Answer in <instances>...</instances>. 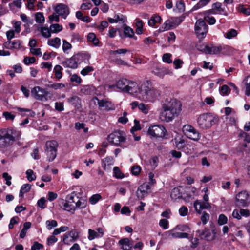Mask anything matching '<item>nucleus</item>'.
Wrapping results in <instances>:
<instances>
[{"label":"nucleus","mask_w":250,"mask_h":250,"mask_svg":"<svg viewBox=\"0 0 250 250\" xmlns=\"http://www.w3.org/2000/svg\"><path fill=\"white\" fill-rule=\"evenodd\" d=\"M94 71V68L92 66H87L86 67L83 68L81 71V74L83 76L87 75L90 72Z\"/></svg>","instance_id":"nucleus-56"},{"label":"nucleus","mask_w":250,"mask_h":250,"mask_svg":"<svg viewBox=\"0 0 250 250\" xmlns=\"http://www.w3.org/2000/svg\"><path fill=\"white\" fill-rule=\"evenodd\" d=\"M141 89L138 99L146 103L154 102L161 94L160 91L153 86L150 80H146L142 83Z\"/></svg>","instance_id":"nucleus-2"},{"label":"nucleus","mask_w":250,"mask_h":250,"mask_svg":"<svg viewBox=\"0 0 250 250\" xmlns=\"http://www.w3.org/2000/svg\"><path fill=\"white\" fill-rule=\"evenodd\" d=\"M48 87L55 90H58L64 88L65 85L62 83H55L49 85Z\"/></svg>","instance_id":"nucleus-59"},{"label":"nucleus","mask_w":250,"mask_h":250,"mask_svg":"<svg viewBox=\"0 0 250 250\" xmlns=\"http://www.w3.org/2000/svg\"><path fill=\"white\" fill-rule=\"evenodd\" d=\"M114 163V159L112 157H107L105 158L102 162V167L105 169L106 165H112Z\"/></svg>","instance_id":"nucleus-42"},{"label":"nucleus","mask_w":250,"mask_h":250,"mask_svg":"<svg viewBox=\"0 0 250 250\" xmlns=\"http://www.w3.org/2000/svg\"><path fill=\"white\" fill-rule=\"evenodd\" d=\"M94 99L97 101L99 108L101 109H103L104 110L108 112L113 111L116 108L115 104L106 99L100 100L97 97H94Z\"/></svg>","instance_id":"nucleus-15"},{"label":"nucleus","mask_w":250,"mask_h":250,"mask_svg":"<svg viewBox=\"0 0 250 250\" xmlns=\"http://www.w3.org/2000/svg\"><path fill=\"white\" fill-rule=\"evenodd\" d=\"M14 142L9 134L5 131L3 135L0 136V146L1 147H6L10 146Z\"/></svg>","instance_id":"nucleus-21"},{"label":"nucleus","mask_w":250,"mask_h":250,"mask_svg":"<svg viewBox=\"0 0 250 250\" xmlns=\"http://www.w3.org/2000/svg\"><path fill=\"white\" fill-rule=\"evenodd\" d=\"M193 206L196 212L201 213V210L205 209H210V204L209 202H204L202 203L198 200H196L193 203Z\"/></svg>","instance_id":"nucleus-22"},{"label":"nucleus","mask_w":250,"mask_h":250,"mask_svg":"<svg viewBox=\"0 0 250 250\" xmlns=\"http://www.w3.org/2000/svg\"><path fill=\"white\" fill-rule=\"evenodd\" d=\"M90 58L91 55L88 53H79L66 59L62 64L64 67L75 69L77 67L78 64L81 63L82 61L86 63H89Z\"/></svg>","instance_id":"nucleus-4"},{"label":"nucleus","mask_w":250,"mask_h":250,"mask_svg":"<svg viewBox=\"0 0 250 250\" xmlns=\"http://www.w3.org/2000/svg\"><path fill=\"white\" fill-rule=\"evenodd\" d=\"M198 49L206 54L210 55L217 54L222 51V46L220 45L216 46L213 44H208L201 46Z\"/></svg>","instance_id":"nucleus-14"},{"label":"nucleus","mask_w":250,"mask_h":250,"mask_svg":"<svg viewBox=\"0 0 250 250\" xmlns=\"http://www.w3.org/2000/svg\"><path fill=\"white\" fill-rule=\"evenodd\" d=\"M86 203L85 201L79 199L78 197L75 198L74 194L68 195L63 204V209L69 212L74 213L75 210L79 208H83L86 207Z\"/></svg>","instance_id":"nucleus-3"},{"label":"nucleus","mask_w":250,"mask_h":250,"mask_svg":"<svg viewBox=\"0 0 250 250\" xmlns=\"http://www.w3.org/2000/svg\"><path fill=\"white\" fill-rule=\"evenodd\" d=\"M114 18H115V20L117 22H121V23H125L127 19L126 17L120 13L117 14H115L114 15Z\"/></svg>","instance_id":"nucleus-47"},{"label":"nucleus","mask_w":250,"mask_h":250,"mask_svg":"<svg viewBox=\"0 0 250 250\" xmlns=\"http://www.w3.org/2000/svg\"><path fill=\"white\" fill-rule=\"evenodd\" d=\"M215 118L210 114L204 113L200 115L197 118V123L200 128L207 129L215 124Z\"/></svg>","instance_id":"nucleus-7"},{"label":"nucleus","mask_w":250,"mask_h":250,"mask_svg":"<svg viewBox=\"0 0 250 250\" xmlns=\"http://www.w3.org/2000/svg\"><path fill=\"white\" fill-rule=\"evenodd\" d=\"M194 144L188 143L186 145L185 147L183 148V151L188 154H192L193 153L194 150L193 148Z\"/></svg>","instance_id":"nucleus-43"},{"label":"nucleus","mask_w":250,"mask_h":250,"mask_svg":"<svg viewBox=\"0 0 250 250\" xmlns=\"http://www.w3.org/2000/svg\"><path fill=\"white\" fill-rule=\"evenodd\" d=\"M119 243L122 246V248L124 250H129L132 249V241H131L127 238L120 240Z\"/></svg>","instance_id":"nucleus-27"},{"label":"nucleus","mask_w":250,"mask_h":250,"mask_svg":"<svg viewBox=\"0 0 250 250\" xmlns=\"http://www.w3.org/2000/svg\"><path fill=\"white\" fill-rule=\"evenodd\" d=\"M238 11L246 15H250V8L249 7H246L242 4H240L238 7Z\"/></svg>","instance_id":"nucleus-45"},{"label":"nucleus","mask_w":250,"mask_h":250,"mask_svg":"<svg viewBox=\"0 0 250 250\" xmlns=\"http://www.w3.org/2000/svg\"><path fill=\"white\" fill-rule=\"evenodd\" d=\"M63 68L60 65H56L53 70V72L55 74V78L58 79H60L62 77V70Z\"/></svg>","instance_id":"nucleus-35"},{"label":"nucleus","mask_w":250,"mask_h":250,"mask_svg":"<svg viewBox=\"0 0 250 250\" xmlns=\"http://www.w3.org/2000/svg\"><path fill=\"white\" fill-rule=\"evenodd\" d=\"M175 146L179 150H183L187 142L182 138H175Z\"/></svg>","instance_id":"nucleus-33"},{"label":"nucleus","mask_w":250,"mask_h":250,"mask_svg":"<svg viewBox=\"0 0 250 250\" xmlns=\"http://www.w3.org/2000/svg\"><path fill=\"white\" fill-rule=\"evenodd\" d=\"M124 34L125 37L129 38H133L135 40L137 39V38L135 36L134 32L131 27L127 25H125L123 28Z\"/></svg>","instance_id":"nucleus-28"},{"label":"nucleus","mask_w":250,"mask_h":250,"mask_svg":"<svg viewBox=\"0 0 250 250\" xmlns=\"http://www.w3.org/2000/svg\"><path fill=\"white\" fill-rule=\"evenodd\" d=\"M182 132L186 137L194 141H198L201 138L199 132L190 125L187 124L183 125Z\"/></svg>","instance_id":"nucleus-9"},{"label":"nucleus","mask_w":250,"mask_h":250,"mask_svg":"<svg viewBox=\"0 0 250 250\" xmlns=\"http://www.w3.org/2000/svg\"><path fill=\"white\" fill-rule=\"evenodd\" d=\"M31 94L37 100L46 101L48 92L40 86H36L32 89Z\"/></svg>","instance_id":"nucleus-13"},{"label":"nucleus","mask_w":250,"mask_h":250,"mask_svg":"<svg viewBox=\"0 0 250 250\" xmlns=\"http://www.w3.org/2000/svg\"><path fill=\"white\" fill-rule=\"evenodd\" d=\"M87 39L88 42H92L95 45H97L99 43V40L93 33H89L87 36Z\"/></svg>","instance_id":"nucleus-39"},{"label":"nucleus","mask_w":250,"mask_h":250,"mask_svg":"<svg viewBox=\"0 0 250 250\" xmlns=\"http://www.w3.org/2000/svg\"><path fill=\"white\" fill-rule=\"evenodd\" d=\"M183 188L182 187H177L173 188L171 192L170 197L173 200L182 199L183 196Z\"/></svg>","instance_id":"nucleus-24"},{"label":"nucleus","mask_w":250,"mask_h":250,"mask_svg":"<svg viewBox=\"0 0 250 250\" xmlns=\"http://www.w3.org/2000/svg\"><path fill=\"white\" fill-rule=\"evenodd\" d=\"M150 186L148 184L144 183L141 185L138 188L137 191V195L139 198L143 199L148 194V190L150 189Z\"/></svg>","instance_id":"nucleus-23"},{"label":"nucleus","mask_w":250,"mask_h":250,"mask_svg":"<svg viewBox=\"0 0 250 250\" xmlns=\"http://www.w3.org/2000/svg\"><path fill=\"white\" fill-rule=\"evenodd\" d=\"M204 19L210 25H213L216 22V20L215 18L212 16H209L208 15H204Z\"/></svg>","instance_id":"nucleus-54"},{"label":"nucleus","mask_w":250,"mask_h":250,"mask_svg":"<svg viewBox=\"0 0 250 250\" xmlns=\"http://www.w3.org/2000/svg\"><path fill=\"white\" fill-rule=\"evenodd\" d=\"M108 26V23L105 21H103L100 24L97 26V28L100 32H103Z\"/></svg>","instance_id":"nucleus-63"},{"label":"nucleus","mask_w":250,"mask_h":250,"mask_svg":"<svg viewBox=\"0 0 250 250\" xmlns=\"http://www.w3.org/2000/svg\"><path fill=\"white\" fill-rule=\"evenodd\" d=\"M190 228L186 225H179L168 232L170 238H188Z\"/></svg>","instance_id":"nucleus-6"},{"label":"nucleus","mask_w":250,"mask_h":250,"mask_svg":"<svg viewBox=\"0 0 250 250\" xmlns=\"http://www.w3.org/2000/svg\"><path fill=\"white\" fill-rule=\"evenodd\" d=\"M101 199V196L99 194H94L89 198V202L92 205H94Z\"/></svg>","instance_id":"nucleus-53"},{"label":"nucleus","mask_w":250,"mask_h":250,"mask_svg":"<svg viewBox=\"0 0 250 250\" xmlns=\"http://www.w3.org/2000/svg\"><path fill=\"white\" fill-rule=\"evenodd\" d=\"M129 80L123 78L118 80L116 83V87L122 91L125 92L129 84Z\"/></svg>","instance_id":"nucleus-25"},{"label":"nucleus","mask_w":250,"mask_h":250,"mask_svg":"<svg viewBox=\"0 0 250 250\" xmlns=\"http://www.w3.org/2000/svg\"><path fill=\"white\" fill-rule=\"evenodd\" d=\"M39 31H40L42 35L46 38H49L51 36L52 33L50 30V28L42 26L40 27Z\"/></svg>","instance_id":"nucleus-36"},{"label":"nucleus","mask_w":250,"mask_h":250,"mask_svg":"<svg viewBox=\"0 0 250 250\" xmlns=\"http://www.w3.org/2000/svg\"><path fill=\"white\" fill-rule=\"evenodd\" d=\"M195 31L199 39L205 38L208 32V26L202 19L197 21L195 24Z\"/></svg>","instance_id":"nucleus-11"},{"label":"nucleus","mask_w":250,"mask_h":250,"mask_svg":"<svg viewBox=\"0 0 250 250\" xmlns=\"http://www.w3.org/2000/svg\"><path fill=\"white\" fill-rule=\"evenodd\" d=\"M47 44L50 46L58 48L61 45V39L58 37L49 39L48 40Z\"/></svg>","instance_id":"nucleus-32"},{"label":"nucleus","mask_w":250,"mask_h":250,"mask_svg":"<svg viewBox=\"0 0 250 250\" xmlns=\"http://www.w3.org/2000/svg\"><path fill=\"white\" fill-rule=\"evenodd\" d=\"M58 144L55 140L48 141L46 142L45 152L49 161H53L57 156Z\"/></svg>","instance_id":"nucleus-8"},{"label":"nucleus","mask_w":250,"mask_h":250,"mask_svg":"<svg viewBox=\"0 0 250 250\" xmlns=\"http://www.w3.org/2000/svg\"><path fill=\"white\" fill-rule=\"evenodd\" d=\"M199 236L201 239H204L207 240H211L213 239V236L211 235V233L208 230L205 229L204 231H197Z\"/></svg>","instance_id":"nucleus-30"},{"label":"nucleus","mask_w":250,"mask_h":250,"mask_svg":"<svg viewBox=\"0 0 250 250\" xmlns=\"http://www.w3.org/2000/svg\"><path fill=\"white\" fill-rule=\"evenodd\" d=\"M127 52H130V51L126 49H120L117 50H111L109 52V54L115 56L117 54H125Z\"/></svg>","instance_id":"nucleus-51"},{"label":"nucleus","mask_w":250,"mask_h":250,"mask_svg":"<svg viewBox=\"0 0 250 250\" xmlns=\"http://www.w3.org/2000/svg\"><path fill=\"white\" fill-rule=\"evenodd\" d=\"M161 18L159 16H154L151 17L148 21V24L150 26L153 27L157 23L160 22Z\"/></svg>","instance_id":"nucleus-38"},{"label":"nucleus","mask_w":250,"mask_h":250,"mask_svg":"<svg viewBox=\"0 0 250 250\" xmlns=\"http://www.w3.org/2000/svg\"><path fill=\"white\" fill-rule=\"evenodd\" d=\"M48 19L50 22H53L54 21L58 22L60 21L59 16L55 12L49 16Z\"/></svg>","instance_id":"nucleus-52"},{"label":"nucleus","mask_w":250,"mask_h":250,"mask_svg":"<svg viewBox=\"0 0 250 250\" xmlns=\"http://www.w3.org/2000/svg\"><path fill=\"white\" fill-rule=\"evenodd\" d=\"M26 177L29 182L34 181L36 178V176L34 174L33 171L31 169H28L26 171Z\"/></svg>","instance_id":"nucleus-50"},{"label":"nucleus","mask_w":250,"mask_h":250,"mask_svg":"<svg viewBox=\"0 0 250 250\" xmlns=\"http://www.w3.org/2000/svg\"><path fill=\"white\" fill-rule=\"evenodd\" d=\"M228 218L224 214H220L218 217V223L220 225H223L227 223Z\"/></svg>","instance_id":"nucleus-62"},{"label":"nucleus","mask_w":250,"mask_h":250,"mask_svg":"<svg viewBox=\"0 0 250 250\" xmlns=\"http://www.w3.org/2000/svg\"><path fill=\"white\" fill-rule=\"evenodd\" d=\"M167 130L165 127L161 125H156L150 126L147 133L151 137L154 138H163L167 134Z\"/></svg>","instance_id":"nucleus-10"},{"label":"nucleus","mask_w":250,"mask_h":250,"mask_svg":"<svg viewBox=\"0 0 250 250\" xmlns=\"http://www.w3.org/2000/svg\"><path fill=\"white\" fill-rule=\"evenodd\" d=\"M235 200L237 206L246 207L250 201V195L246 191H241L236 195Z\"/></svg>","instance_id":"nucleus-12"},{"label":"nucleus","mask_w":250,"mask_h":250,"mask_svg":"<svg viewBox=\"0 0 250 250\" xmlns=\"http://www.w3.org/2000/svg\"><path fill=\"white\" fill-rule=\"evenodd\" d=\"M176 8L178 12H183L185 10L184 3L181 0L177 1L176 3Z\"/></svg>","instance_id":"nucleus-64"},{"label":"nucleus","mask_w":250,"mask_h":250,"mask_svg":"<svg viewBox=\"0 0 250 250\" xmlns=\"http://www.w3.org/2000/svg\"><path fill=\"white\" fill-rule=\"evenodd\" d=\"M236 52V50L232 47L228 45L222 46L221 53L225 54L231 55Z\"/></svg>","instance_id":"nucleus-34"},{"label":"nucleus","mask_w":250,"mask_h":250,"mask_svg":"<svg viewBox=\"0 0 250 250\" xmlns=\"http://www.w3.org/2000/svg\"><path fill=\"white\" fill-rule=\"evenodd\" d=\"M35 20L36 22L42 23L44 22L45 18L42 12H37L35 14Z\"/></svg>","instance_id":"nucleus-49"},{"label":"nucleus","mask_w":250,"mask_h":250,"mask_svg":"<svg viewBox=\"0 0 250 250\" xmlns=\"http://www.w3.org/2000/svg\"><path fill=\"white\" fill-rule=\"evenodd\" d=\"M136 29L135 30L136 33L137 34L140 35L143 33V22L141 20H138L136 22Z\"/></svg>","instance_id":"nucleus-46"},{"label":"nucleus","mask_w":250,"mask_h":250,"mask_svg":"<svg viewBox=\"0 0 250 250\" xmlns=\"http://www.w3.org/2000/svg\"><path fill=\"white\" fill-rule=\"evenodd\" d=\"M238 34L237 31L234 29H231L228 31L226 34L224 35L225 37L228 39H231L235 37Z\"/></svg>","instance_id":"nucleus-44"},{"label":"nucleus","mask_w":250,"mask_h":250,"mask_svg":"<svg viewBox=\"0 0 250 250\" xmlns=\"http://www.w3.org/2000/svg\"><path fill=\"white\" fill-rule=\"evenodd\" d=\"M185 19V16L182 15L179 17H171L165 22L166 30H168L170 28H174L178 26Z\"/></svg>","instance_id":"nucleus-18"},{"label":"nucleus","mask_w":250,"mask_h":250,"mask_svg":"<svg viewBox=\"0 0 250 250\" xmlns=\"http://www.w3.org/2000/svg\"><path fill=\"white\" fill-rule=\"evenodd\" d=\"M31 186L29 184H24L23 185L21 188L19 193V196L21 197H22L23 194L25 193L28 192L31 189Z\"/></svg>","instance_id":"nucleus-41"},{"label":"nucleus","mask_w":250,"mask_h":250,"mask_svg":"<svg viewBox=\"0 0 250 250\" xmlns=\"http://www.w3.org/2000/svg\"><path fill=\"white\" fill-rule=\"evenodd\" d=\"M113 172L114 176L116 178L118 179H122L124 178V175L122 173L119 168L117 167H115L113 168Z\"/></svg>","instance_id":"nucleus-58"},{"label":"nucleus","mask_w":250,"mask_h":250,"mask_svg":"<svg viewBox=\"0 0 250 250\" xmlns=\"http://www.w3.org/2000/svg\"><path fill=\"white\" fill-rule=\"evenodd\" d=\"M22 42L19 40H16L12 42V49H20L22 47Z\"/></svg>","instance_id":"nucleus-55"},{"label":"nucleus","mask_w":250,"mask_h":250,"mask_svg":"<svg viewBox=\"0 0 250 250\" xmlns=\"http://www.w3.org/2000/svg\"><path fill=\"white\" fill-rule=\"evenodd\" d=\"M6 131L9 134L11 138H12L14 142L19 140L21 137V132L18 130L16 129H10Z\"/></svg>","instance_id":"nucleus-29"},{"label":"nucleus","mask_w":250,"mask_h":250,"mask_svg":"<svg viewBox=\"0 0 250 250\" xmlns=\"http://www.w3.org/2000/svg\"><path fill=\"white\" fill-rule=\"evenodd\" d=\"M83 1H85V2L82 3L80 6V9L82 10H88L92 8V4L90 2L85 0H84Z\"/></svg>","instance_id":"nucleus-61"},{"label":"nucleus","mask_w":250,"mask_h":250,"mask_svg":"<svg viewBox=\"0 0 250 250\" xmlns=\"http://www.w3.org/2000/svg\"><path fill=\"white\" fill-rule=\"evenodd\" d=\"M78 233L76 231H71L63 236V242L65 244H68L69 242H73L77 238Z\"/></svg>","instance_id":"nucleus-26"},{"label":"nucleus","mask_w":250,"mask_h":250,"mask_svg":"<svg viewBox=\"0 0 250 250\" xmlns=\"http://www.w3.org/2000/svg\"><path fill=\"white\" fill-rule=\"evenodd\" d=\"M246 86L245 94L250 96V75L247 76L243 81Z\"/></svg>","instance_id":"nucleus-40"},{"label":"nucleus","mask_w":250,"mask_h":250,"mask_svg":"<svg viewBox=\"0 0 250 250\" xmlns=\"http://www.w3.org/2000/svg\"><path fill=\"white\" fill-rule=\"evenodd\" d=\"M142 84L139 85L138 83L134 81L129 80V84L125 92L131 95H135L138 98V96L141 93Z\"/></svg>","instance_id":"nucleus-17"},{"label":"nucleus","mask_w":250,"mask_h":250,"mask_svg":"<svg viewBox=\"0 0 250 250\" xmlns=\"http://www.w3.org/2000/svg\"><path fill=\"white\" fill-rule=\"evenodd\" d=\"M151 72L160 78H163L165 75L172 73L168 69L160 65L154 66L151 70Z\"/></svg>","instance_id":"nucleus-19"},{"label":"nucleus","mask_w":250,"mask_h":250,"mask_svg":"<svg viewBox=\"0 0 250 250\" xmlns=\"http://www.w3.org/2000/svg\"><path fill=\"white\" fill-rule=\"evenodd\" d=\"M54 10L59 16L64 19H66L68 15L70 14L69 7L63 3L57 4L54 7Z\"/></svg>","instance_id":"nucleus-16"},{"label":"nucleus","mask_w":250,"mask_h":250,"mask_svg":"<svg viewBox=\"0 0 250 250\" xmlns=\"http://www.w3.org/2000/svg\"><path fill=\"white\" fill-rule=\"evenodd\" d=\"M212 6L214 8L216 12H217L218 14H223L225 16L227 15V12L225 10V9L222 7V3L216 2L212 4Z\"/></svg>","instance_id":"nucleus-31"},{"label":"nucleus","mask_w":250,"mask_h":250,"mask_svg":"<svg viewBox=\"0 0 250 250\" xmlns=\"http://www.w3.org/2000/svg\"><path fill=\"white\" fill-rule=\"evenodd\" d=\"M104 231L102 228H98L96 230L89 229L88 230V239L92 241L96 238H100L103 236Z\"/></svg>","instance_id":"nucleus-20"},{"label":"nucleus","mask_w":250,"mask_h":250,"mask_svg":"<svg viewBox=\"0 0 250 250\" xmlns=\"http://www.w3.org/2000/svg\"><path fill=\"white\" fill-rule=\"evenodd\" d=\"M63 29L62 26L58 24H52L50 26V30L52 33H57L62 31Z\"/></svg>","instance_id":"nucleus-37"},{"label":"nucleus","mask_w":250,"mask_h":250,"mask_svg":"<svg viewBox=\"0 0 250 250\" xmlns=\"http://www.w3.org/2000/svg\"><path fill=\"white\" fill-rule=\"evenodd\" d=\"M107 140L109 143L115 146H120L124 148L127 147L125 145L126 138L125 133L119 130H115L107 136Z\"/></svg>","instance_id":"nucleus-5"},{"label":"nucleus","mask_w":250,"mask_h":250,"mask_svg":"<svg viewBox=\"0 0 250 250\" xmlns=\"http://www.w3.org/2000/svg\"><path fill=\"white\" fill-rule=\"evenodd\" d=\"M182 106L180 101L175 99L166 100L162 104L160 119L166 122L172 121L180 114Z\"/></svg>","instance_id":"nucleus-1"},{"label":"nucleus","mask_w":250,"mask_h":250,"mask_svg":"<svg viewBox=\"0 0 250 250\" xmlns=\"http://www.w3.org/2000/svg\"><path fill=\"white\" fill-rule=\"evenodd\" d=\"M62 50L64 53H67V51L72 48L71 44L65 40L62 41Z\"/></svg>","instance_id":"nucleus-57"},{"label":"nucleus","mask_w":250,"mask_h":250,"mask_svg":"<svg viewBox=\"0 0 250 250\" xmlns=\"http://www.w3.org/2000/svg\"><path fill=\"white\" fill-rule=\"evenodd\" d=\"M187 192L188 193V196L191 197L196 195L197 189L193 187H190L187 188Z\"/></svg>","instance_id":"nucleus-60"},{"label":"nucleus","mask_w":250,"mask_h":250,"mask_svg":"<svg viewBox=\"0 0 250 250\" xmlns=\"http://www.w3.org/2000/svg\"><path fill=\"white\" fill-rule=\"evenodd\" d=\"M46 228L48 230H51L53 228L56 227L58 226L57 222L55 220H47L45 222Z\"/></svg>","instance_id":"nucleus-48"}]
</instances>
